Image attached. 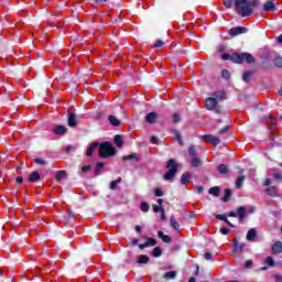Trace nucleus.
<instances>
[{
    "label": "nucleus",
    "instance_id": "5701e85b",
    "mask_svg": "<svg viewBox=\"0 0 282 282\" xmlns=\"http://www.w3.org/2000/svg\"><path fill=\"white\" fill-rule=\"evenodd\" d=\"M108 120L110 124H112V127H118L120 124V120H118V118H116L115 116H110Z\"/></svg>",
    "mask_w": 282,
    "mask_h": 282
},
{
    "label": "nucleus",
    "instance_id": "8fccbe9b",
    "mask_svg": "<svg viewBox=\"0 0 282 282\" xmlns=\"http://www.w3.org/2000/svg\"><path fill=\"white\" fill-rule=\"evenodd\" d=\"M220 232H221V235H229V234H230V229H228V228H221V229H220Z\"/></svg>",
    "mask_w": 282,
    "mask_h": 282
},
{
    "label": "nucleus",
    "instance_id": "6e6552de",
    "mask_svg": "<svg viewBox=\"0 0 282 282\" xmlns=\"http://www.w3.org/2000/svg\"><path fill=\"white\" fill-rule=\"evenodd\" d=\"M203 140H205V142H210V144H214L215 147L219 144V139L215 135L205 134L203 135Z\"/></svg>",
    "mask_w": 282,
    "mask_h": 282
},
{
    "label": "nucleus",
    "instance_id": "423d86ee",
    "mask_svg": "<svg viewBox=\"0 0 282 282\" xmlns=\"http://www.w3.org/2000/svg\"><path fill=\"white\" fill-rule=\"evenodd\" d=\"M238 220L240 224H243L246 221V217L248 215V208L240 206L237 209Z\"/></svg>",
    "mask_w": 282,
    "mask_h": 282
},
{
    "label": "nucleus",
    "instance_id": "774afa93",
    "mask_svg": "<svg viewBox=\"0 0 282 282\" xmlns=\"http://www.w3.org/2000/svg\"><path fill=\"white\" fill-rule=\"evenodd\" d=\"M197 193H204V187L202 186L197 187Z\"/></svg>",
    "mask_w": 282,
    "mask_h": 282
},
{
    "label": "nucleus",
    "instance_id": "37998d69",
    "mask_svg": "<svg viewBox=\"0 0 282 282\" xmlns=\"http://www.w3.org/2000/svg\"><path fill=\"white\" fill-rule=\"evenodd\" d=\"M154 47H164V41L156 40L155 43H154Z\"/></svg>",
    "mask_w": 282,
    "mask_h": 282
},
{
    "label": "nucleus",
    "instance_id": "4468645a",
    "mask_svg": "<svg viewBox=\"0 0 282 282\" xmlns=\"http://www.w3.org/2000/svg\"><path fill=\"white\" fill-rule=\"evenodd\" d=\"M78 121L76 120V115L70 113L68 116V127H77Z\"/></svg>",
    "mask_w": 282,
    "mask_h": 282
},
{
    "label": "nucleus",
    "instance_id": "a18cd8bd",
    "mask_svg": "<svg viewBox=\"0 0 282 282\" xmlns=\"http://www.w3.org/2000/svg\"><path fill=\"white\" fill-rule=\"evenodd\" d=\"M276 67H282V57H276L274 61Z\"/></svg>",
    "mask_w": 282,
    "mask_h": 282
},
{
    "label": "nucleus",
    "instance_id": "c03bdc74",
    "mask_svg": "<svg viewBox=\"0 0 282 282\" xmlns=\"http://www.w3.org/2000/svg\"><path fill=\"white\" fill-rule=\"evenodd\" d=\"M174 135H175L177 142L181 143V144H183V142H182V134H180L178 131H175V132H174Z\"/></svg>",
    "mask_w": 282,
    "mask_h": 282
},
{
    "label": "nucleus",
    "instance_id": "0eeeda50",
    "mask_svg": "<svg viewBox=\"0 0 282 282\" xmlns=\"http://www.w3.org/2000/svg\"><path fill=\"white\" fill-rule=\"evenodd\" d=\"M248 32V29L243 26L232 28L229 30L230 36H239V34H246Z\"/></svg>",
    "mask_w": 282,
    "mask_h": 282
},
{
    "label": "nucleus",
    "instance_id": "a19ab883",
    "mask_svg": "<svg viewBox=\"0 0 282 282\" xmlns=\"http://www.w3.org/2000/svg\"><path fill=\"white\" fill-rule=\"evenodd\" d=\"M154 194L156 197H162L164 195V192H162V188L158 187L154 189Z\"/></svg>",
    "mask_w": 282,
    "mask_h": 282
},
{
    "label": "nucleus",
    "instance_id": "603ef678",
    "mask_svg": "<svg viewBox=\"0 0 282 282\" xmlns=\"http://www.w3.org/2000/svg\"><path fill=\"white\" fill-rule=\"evenodd\" d=\"M205 259H206V261H210V259H213V253L206 252L205 253Z\"/></svg>",
    "mask_w": 282,
    "mask_h": 282
},
{
    "label": "nucleus",
    "instance_id": "09e8293b",
    "mask_svg": "<svg viewBox=\"0 0 282 282\" xmlns=\"http://www.w3.org/2000/svg\"><path fill=\"white\" fill-rule=\"evenodd\" d=\"M221 74H223V78H230V73L227 69L223 70Z\"/></svg>",
    "mask_w": 282,
    "mask_h": 282
},
{
    "label": "nucleus",
    "instance_id": "f8f14e48",
    "mask_svg": "<svg viewBox=\"0 0 282 282\" xmlns=\"http://www.w3.org/2000/svg\"><path fill=\"white\" fill-rule=\"evenodd\" d=\"M272 252H273V254H281V252H282V242L281 241H276L273 245Z\"/></svg>",
    "mask_w": 282,
    "mask_h": 282
},
{
    "label": "nucleus",
    "instance_id": "dca6fc26",
    "mask_svg": "<svg viewBox=\"0 0 282 282\" xmlns=\"http://www.w3.org/2000/svg\"><path fill=\"white\" fill-rule=\"evenodd\" d=\"M257 239V230L250 229L247 234V241H253Z\"/></svg>",
    "mask_w": 282,
    "mask_h": 282
},
{
    "label": "nucleus",
    "instance_id": "f257e3e1",
    "mask_svg": "<svg viewBox=\"0 0 282 282\" xmlns=\"http://www.w3.org/2000/svg\"><path fill=\"white\" fill-rule=\"evenodd\" d=\"M234 6L240 17H250L254 8L259 6V0H235Z\"/></svg>",
    "mask_w": 282,
    "mask_h": 282
},
{
    "label": "nucleus",
    "instance_id": "c85d7f7f",
    "mask_svg": "<svg viewBox=\"0 0 282 282\" xmlns=\"http://www.w3.org/2000/svg\"><path fill=\"white\" fill-rule=\"evenodd\" d=\"M209 195H214L215 197H219V187L218 186L212 187L209 189Z\"/></svg>",
    "mask_w": 282,
    "mask_h": 282
},
{
    "label": "nucleus",
    "instance_id": "b1692460",
    "mask_svg": "<svg viewBox=\"0 0 282 282\" xmlns=\"http://www.w3.org/2000/svg\"><path fill=\"white\" fill-rule=\"evenodd\" d=\"M113 142L116 147H122V137L120 134L115 135Z\"/></svg>",
    "mask_w": 282,
    "mask_h": 282
},
{
    "label": "nucleus",
    "instance_id": "1a4fd4ad",
    "mask_svg": "<svg viewBox=\"0 0 282 282\" xmlns=\"http://www.w3.org/2000/svg\"><path fill=\"white\" fill-rule=\"evenodd\" d=\"M158 121V112H150L145 116V122L154 124Z\"/></svg>",
    "mask_w": 282,
    "mask_h": 282
},
{
    "label": "nucleus",
    "instance_id": "49530a36",
    "mask_svg": "<svg viewBox=\"0 0 282 282\" xmlns=\"http://www.w3.org/2000/svg\"><path fill=\"white\" fill-rule=\"evenodd\" d=\"M172 119H173V122H180V120H182V118H181L180 115H177V113H174V115L172 116Z\"/></svg>",
    "mask_w": 282,
    "mask_h": 282
},
{
    "label": "nucleus",
    "instance_id": "2f4dec72",
    "mask_svg": "<svg viewBox=\"0 0 282 282\" xmlns=\"http://www.w3.org/2000/svg\"><path fill=\"white\" fill-rule=\"evenodd\" d=\"M200 164H202V161L199 160V158L193 156V159H192V166L197 167V166H199Z\"/></svg>",
    "mask_w": 282,
    "mask_h": 282
},
{
    "label": "nucleus",
    "instance_id": "f704fd0d",
    "mask_svg": "<svg viewBox=\"0 0 282 282\" xmlns=\"http://www.w3.org/2000/svg\"><path fill=\"white\" fill-rule=\"evenodd\" d=\"M123 162H127L129 160H135L138 162V156H135V154H130V155H126L122 156Z\"/></svg>",
    "mask_w": 282,
    "mask_h": 282
},
{
    "label": "nucleus",
    "instance_id": "69168bd1",
    "mask_svg": "<svg viewBox=\"0 0 282 282\" xmlns=\"http://www.w3.org/2000/svg\"><path fill=\"white\" fill-rule=\"evenodd\" d=\"M139 248H140V250H144V248H149V247L147 246V242H145L143 245H139Z\"/></svg>",
    "mask_w": 282,
    "mask_h": 282
},
{
    "label": "nucleus",
    "instance_id": "ddd939ff",
    "mask_svg": "<svg viewBox=\"0 0 282 282\" xmlns=\"http://www.w3.org/2000/svg\"><path fill=\"white\" fill-rule=\"evenodd\" d=\"M216 219H220V221H225V224H226L227 226H230V228H235V225H232V223H230V220H228V218L226 217V215L218 214V215H216Z\"/></svg>",
    "mask_w": 282,
    "mask_h": 282
},
{
    "label": "nucleus",
    "instance_id": "e2e57ef3",
    "mask_svg": "<svg viewBox=\"0 0 282 282\" xmlns=\"http://www.w3.org/2000/svg\"><path fill=\"white\" fill-rule=\"evenodd\" d=\"M134 230H135V232H141L142 227H140V225H137V226L134 227Z\"/></svg>",
    "mask_w": 282,
    "mask_h": 282
},
{
    "label": "nucleus",
    "instance_id": "de8ad7c7",
    "mask_svg": "<svg viewBox=\"0 0 282 282\" xmlns=\"http://www.w3.org/2000/svg\"><path fill=\"white\" fill-rule=\"evenodd\" d=\"M153 212L154 213H161V210H162V206H160V205H153Z\"/></svg>",
    "mask_w": 282,
    "mask_h": 282
},
{
    "label": "nucleus",
    "instance_id": "052dcab7",
    "mask_svg": "<svg viewBox=\"0 0 282 282\" xmlns=\"http://www.w3.org/2000/svg\"><path fill=\"white\" fill-rule=\"evenodd\" d=\"M15 182H17V184H23V177L22 176H18Z\"/></svg>",
    "mask_w": 282,
    "mask_h": 282
},
{
    "label": "nucleus",
    "instance_id": "a878e982",
    "mask_svg": "<svg viewBox=\"0 0 282 282\" xmlns=\"http://www.w3.org/2000/svg\"><path fill=\"white\" fill-rule=\"evenodd\" d=\"M218 171L221 175H226V173H228V166L226 164H220Z\"/></svg>",
    "mask_w": 282,
    "mask_h": 282
},
{
    "label": "nucleus",
    "instance_id": "4be33fe9",
    "mask_svg": "<svg viewBox=\"0 0 282 282\" xmlns=\"http://www.w3.org/2000/svg\"><path fill=\"white\" fill-rule=\"evenodd\" d=\"M170 224L174 230H180V223H177V220H175V217H171Z\"/></svg>",
    "mask_w": 282,
    "mask_h": 282
},
{
    "label": "nucleus",
    "instance_id": "9d476101",
    "mask_svg": "<svg viewBox=\"0 0 282 282\" xmlns=\"http://www.w3.org/2000/svg\"><path fill=\"white\" fill-rule=\"evenodd\" d=\"M53 133H55V135H65V133H67V128L65 126H55Z\"/></svg>",
    "mask_w": 282,
    "mask_h": 282
},
{
    "label": "nucleus",
    "instance_id": "4d7b16f0",
    "mask_svg": "<svg viewBox=\"0 0 282 282\" xmlns=\"http://www.w3.org/2000/svg\"><path fill=\"white\" fill-rule=\"evenodd\" d=\"M245 268H252V260H248V261L245 263Z\"/></svg>",
    "mask_w": 282,
    "mask_h": 282
},
{
    "label": "nucleus",
    "instance_id": "393cba45",
    "mask_svg": "<svg viewBox=\"0 0 282 282\" xmlns=\"http://www.w3.org/2000/svg\"><path fill=\"white\" fill-rule=\"evenodd\" d=\"M177 276V272L175 271H169L164 274V279H175Z\"/></svg>",
    "mask_w": 282,
    "mask_h": 282
},
{
    "label": "nucleus",
    "instance_id": "6e6d98bb",
    "mask_svg": "<svg viewBox=\"0 0 282 282\" xmlns=\"http://www.w3.org/2000/svg\"><path fill=\"white\" fill-rule=\"evenodd\" d=\"M227 216L228 217H238V215H237V213L236 212H229L228 214H227Z\"/></svg>",
    "mask_w": 282,
    "mask_h": 282
},
{
    "label": "nucleus",
    "instance_id": "864d4df0",
    "mask_svg": "<svg viewBox=\"0 0 282 282\" xmlns=\"http://www.w3.org/2000/svg\"><path fill=\"white\" fill-rule=\"evenodd\" d=\"M274 279H275V282H282V275L281 274H275Z\"/></svg>",
    "mask_w": 282,
    "mask_h": 282
},
{
    "label": "nucleus",
    "instance_id": "2eb2a0df",
    "mask_svg": "<svg viewBox=\"0 0 282 282\" xmlns=\"http://www.w3.org/2000/svg\"><path fill=\"white\" fill-rule=\"evenodd\" d=\"M96 149H98V143L90 144L87 152H86V155L88 158H91V155H94V152L96 151Z\"/></svg>",
    "mask_w": 282,
    "mask_h": 282
},
{
    "label": "nucleus",
    "instance_id": "58836bf2",
    "mask_svg": "<svg viewBox=\"0 0 282 282\" xmlns=\"http://www.w3.org/2000/svg\"><path fill=\"white\" fill-rule=\"evenodd\" d=\"M234 4H235V1L232 0H224L225 8H232Z\"/></svg>",
    "mask_w": 282,
    "mask_h": 282
},
{
    "label": "nucleus",
    "instance_id": "4c0bfd02",
    "mask_svg": "<svg viewBox=\"0 0 282 282\" xmlns=\"http://www.w3.org/2000/svg\"><path fill=\"white\" fill-rule=\"evenodd\" d=\"M188 154L192 156V158H197V152L195 150V147H189L188 149Z\"/></svg>",
    "mask_w": 282,
    "mask_h": 282
},
{
    "label": "nucleus",
    "instance_id": "c9c22d12",
    "mask_svg": "<svg viewBox=\"0 0 282 282\" xmlns=\"http://www.w3.org/2000/svg\"><path fill=\"white\" fill-rule=\"evenodd\" d=\"M140 209L142 210V213H149V203H141Z\"/></svg>",
    "mask_w": 282,
    "mask_h": 282
},
{
    "label": "nucleus",
    "instance_id": "a211bd4d",
    "mask_svg": "<svg viewBox=\"0 0 282 282\" xmlns=\"http://www.w3.org/2000/svg\"><path fill=\"white\" fill-rule=\"evenodd\" d=\"M191 181V173L185 172L181 177V184H188Z\"/></svg>",
    "mask_w": 282,
    "mask_h": 282
},
{
    "label": "nucleus",
    "instance_id": "20e7f679",
    "mask_svg": "<svg viewBox=\"0 0 282 282\" xmlns=\"http://www.w3.org/2000/svg\"><path fill=\"white\" fill-rule=\"evenodd\" d=\"M167 169L169 171L164 174V180L171 181L173 177H175V173H177V161L170 160L167 161Z\"/></svg>",
    "mask_w": 282,
    "mask_h": 282
},
{
    "label": "nucleus",
    "instance_id": "3c124183",
    "mask_svg": "<svg viewBox=\"0 0 282 282\" xmlns=\"http://www.w3.org/2000/svg\"><path fill=\"white\" fill-rule=\"evenodd\" d=\"M162 241H164V243H171V238L169 236H163Z\"/></svg>",
    "mask_w": 282,
    "mask_h": 282
},
{
    "label": "nucleus",
    "instance_id": "0e129e2a",
    "mask_svg": "<svg viewBox=\"0 0 282 282\" xmlns=\"http://www.w3.org/2000/svg\"><path fill=\"white\" fill-rule=\"evenodd\" d=\"M272 184V181L270 178H267L264 182V186H270Z\"/></svg>",
    "mask_w": 282,
    "mask_h": 282
},
{
    "label": "nucleus",
    "instance_id": "412c9836",
    "mask_svg": "<svg viewBox=\"0 0 282 282\" xmlns=\"http://www.w3.org/2000/svg\"><path fill=\"white\" fill-rule=\"evenodd\" d=\"M121 182H122V178H117L116 181H112V182L110 183L109 188H110L111 191H116V189L118 188V184H120Z\"/></svg>",
    "mask_w": 282,
    "mask_h": 282
},
{
    "label": "nucleus",
    "instance_id": "aec40b11",
    "mask_svg": "<svg viewBox=\"0 0 282 282\" xmlns=\"http://www.w3.org/2000/svg\"><path fill=\"white\" fill-rule=\"evenodd\" d=\"M243 182H246V176H238V178L236 180V187L241 188V186H243Z\"/></svg>",
    "mask_w": 282,
    "mask_h": 282
},
{
    "label": "nucleus",
    "instance_id": "c756f323",
    "mask_svg": "<svg viewBox=\"0 0 282 282\" xmlns=\"http://www.w3.org/2000/svg\"><path fill=\"white\" fill-rule=\"evenodd\" d=\"M153 257H162V249L160 247H155L152 251Z\"/></svg>",
    "mask_w": 282,
    "mask_h": 282
},
{
    "label": "nucleus",
    "instance_id": "79ce46f5",
    "mask_svg": "<svg viewBox=\"0 0 282 282\" xmlns=\"http://www.w3.org/2000/svg\"><path fill=\"white\" fill-rule=\"evenodd\" d=\"M265 263H268L270 268H273V265H274V259H272V257H268V258L265 259Z\"/></svg>",
    "mask_w": 282,
    "mask_h": 282
},
{
    "label": "nucleus",
    "instance_id": "39448f33",
    "mask_svg": "<svg viewBox=\"0 0 282 282\" xmlns=\"http://www.w3.org/2000/svg\"><path fill=\"white\" fill-rule=\"evenodd\" d=\"M226 95L224 93H216L215 97H209L205 101V107L209 111L217 107V100H223Z\"/></svg>",
    "mask_w": 282,
    "mask_h": 282
},
{
    "label": "nucleus",
    "instance_id": "13d9d810",
    "mask_svg": "<svg viewBox=\"0 0 282 282\" xmlns=\"http://www.w3.org/2000/svg\"><path fill=\"white\" fill-rule=\"evenodd\" d=\"M161 219H166V213L164 212V208H161Z\"/></svg>",
    "mask_w": 282,
    "mask_h": 282
},
{
    "label": "nucleus",
    "instance_id": "f03ea898",
    "mask_svg": "<svg viewBox=\"0 0 282 282\" xmlns=\"http://www.w3.org/2000/svg\"><path fill=\"white\" fill-rule=\"evenodd\" d=\"M221 58L223 61H232V63H238L239 65H241V63H248L249 65L254 63V56L250 53L223 54Z\"/></svg>",
    "mask_w": 282,
    "mask_h": 282
},
{
    "label": "nucleus",
    "instance_id": "338daca9",
    "mask_svg": "<svg viewBox=\"0 0 282 282\" xmlns=\"http://www.w3.org/2000/svg\"><path fill=\"white\" fill-rule=\"evenodd\" d=\"M247 213H250V214L254 213V207H250L249 209H247Z\"/></svg>",
    "mask_w": 282,
    "mask_h": 282
},
{
    "label": "nucleus",
    "instance_id": "680f3d73",
    "mask_svg": "<svg viewBox=\"0 0 282 282\" xmlns=\"http://www.w3.org/2000/svg\"><path fill=\"white\" fill-rule=\"evenodd\" d=\"M165 236H166V235H164L163 231H159V232H158V237H160V239H164Z\"/></svg>",
    "mask_w": 282,
    "mask_h": 282
},
{
    "label": "nucleus",
    "instance_id": "cd10ccee",
    "mask_svg": "<svg viewBox=\"0 0 282 282\" xmlns=\"http://www.w3.org/2000/svg\"><path fill=\"white\" fill-rule=\"evenodd\" d=\"M138 263H141V264L149 263V257L145 256V254H141V256L139 257Z\"/></svg>",
    "mask_w": 282,
    "mask_h": 282
},
{
    "label": "nucleus",
    "instance_id": "7ed1b4c3",
    "mask_svg": "<svg viewBox=\"0 0 282 282\" xmlns=\"http://www.w3.org/2000/svg\"><path fill=\"white\" fill-rule=\"evenodd\" d=\"M99 155L100 158H111L116 155V148L109 142H105L99 147Z\"/></svg>",
    "mask_w": 282,
    "mask_h": 282
},
{
    "label": "nucleus",
    "instance_id": "bf43d9fd",
    "mask_svg": "<svg viewBox=\"0 0 282 282\" xmlns=\"http://www.w3.org/2000/svg\"><path fill=\"white\" fill-rule=\"evenodd\" d=\"M150 141L152 144H158V137H151Z\"/></svg>",
    "mask_w": 282,
    "mask_h": 282
},
{
    "label": "nucleus",
    "instance_id": "ea45409f",
    "mask_svg": "<svg viewBox=\"0 0 282 282\" xmlns=\"http://www.w3.org/2000/svg\"><path fill=\"white\" fill-rule=\"evenodd\" d=\"M234 247L237 250H243V243L239 245V242L237 241V239L234 240Z\"/></svg>",
    "mask_w": 282,
    "mask_h": 282
},
{
    "label": "nucleus",
    "instance_id": "f3484780",
    "mask_svg": "<svg viewBox=\"0 0 282 282\" xmlns=\"http://www.w3.org/2000/svg\"><path fill=\"white\" fill-rule=\"evenodd\" d=\"M41 180V174L39 172H33L29 176V182H39Z\"/></svg>",
    "mask_w": 282,
    "mask_h": 282
},
{
    "label": "nucleus",
    "instance_id": "6ab92c4d",
    "mask_svg": "<svg viewBox=\"0 0 282 282\" xmlns=\"http://www.w3.org/2000/svg\"><path fill=\"white\" fill-rule=\"evenodd\" d=\"M67 173L65 171H57L55 175V180L61 182V180H65Z\"/></svg>",
    "mask_w": 282,
    "mask_h": 282
},
{
    "label": "nucleus",
    "instance_id": "e433bc0d",
    "mask_svg": "<svg viewBox=\"0 0 282 282\" xmlns=\"http://www.w3.org/2000/svg\"><path fill=\"white\" fill-rule=\"evenodd\" d=\"M158 241L153 238H147L145 245L149 248V246H155Z\"/></svg>",
    "mask_w": 282,
    "mask_h": 282
},
{
    "label": "nucleus",
    "instance_id": "9b49d317",
    "mask_svg": "<svg viewBox=\"0 0 282 282\" xmlns=\"http://www.w3.org/2000/svg\"><path fill=\"white\" fill-rule=\"evenodd\" d=\"M264 12H274L276 10V6L272 1H268L263 4Z\"/></svg>",
    "mask_w": 282,
    "mask_h": 282
},
{
    "label": "nucleus",
    "instance_id": "5fc2aeb1",
    "mask_svg": "<svg viewBox=\"0 0 282 282\" xmlns=\"http://www.w3.org/2000/svg\"><path fill=\"white\" fill-rule=\"evenodd\" d=\"M82 171L87 172V171H91V165H86L82 167Z\"/></svg>",
    "mask_w": 282,
    "mask_h": 282
},
{
    "label": "nucleus",
    "instance_id": "72a5a7b5",
    "mask_svg": "<svg viewBox=\"0 0 282 282\" xmlns=\"http://www.w3.org/2000/svg\"><path fill=\"white\" fill-rule=\"evenodd\" d=\"M34 162L40 166H45V164H47V161L43 160L42 158L34 159Z\"/></svg>",
    "mask_w": 282,
    "mask_h": 282
},
{
    "label": "nucleus",
    "instance_id": "473e14b6",
    "mask_svg": "<svg viewBox=\"0 0 282 282\" xmlns=\"http://www.w3.org/2000/svg\"><path fill=\"white\" fill-rule=\"evenodd\" d=\"M252 76V72H246L243 75H242V79L245 80V83H250V77Z\"/></svg>",
    "mask_w": 282,
    "mask_h": 282
},
{
    "label": "nucleus",
    "instance_id": "7c9ffc66",
    "mask_svg": "<svg viewBox=\"0 0 282 282\" xmlns=\"http://www.w3.org/2000/svg\"><path fill=\"white\" fill-rule=\"evenodd\" d=\"M230 195H232V192L230 189H225V196L223 198V202H229Z\"/></svg>",
    "mask_w": 282,
    "mask_h": 282
},
{
    "label": "nucleus",
    "instance_id": "bb28decb",
    "mask_svg": "<svg viewBox=\"0 0 282 282\" xmlns=\"http://www.w3.org/2000/svg\"><path fill=\"white\" fill-rule=\"evenodd\" d=\"M102 169H105V163H97V165L95 167L96 175H100Z\"/></svg>",
    "mask_w": 282,
    "mask_h": 282
}]
</instances>
